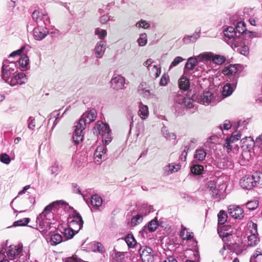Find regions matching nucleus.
Returning <instances> with one entry per match:
<instances>
[{
  "instance_id": "nucleus-5",
  "label": "nucleus",
  "mask_w": 262,
  "mask_h": 262,
  "mask_svg": "<svg viewBox=\"0 0 262 262\" xmlns=\"http://www.w3.org/2000/svg\"><path fill=\"white\" fill-rule=\"evenodd\" d=\"M52 208L53 206L51 204H49L45 208L43 211L37 217L36 222L41 228H42L46 224L48 225L50 223L48 221H50L51 218L53 216L52 213Z\"/></svg>"
},
{
  "instance_id": "nucleus-58",
  "label": "nucleus",
  "mask_w": 262,
  "mask_h": 262,
  "mask_svg": "<svg viewBox=\"0 0 262 262\" xmlns=\"http://www.w3.org/2000/svg\"><path fill=\"white\" fill-rule=\"evenodd\" d=\"M231 127L230 121L228 120H226L224 123L220 125L219 127L221 130L223 129L228 130Z\"/></svg>"
},
{
  "instance_id": "nucleus-39",
  "label": "nucleus",
  "mask_w": 262,
  "mask_h": 262,
  "mask_svg": "<svg viewBox=\"0 0 262 262\" xmlns=\"http://www.w3.org/2000/svg\"><path fill=\"white\" fill-rule=\"evenodd\" d=\"M145 83H141L138 88L140 95L145 98H148L150 95L149 90L145 89Z\"/></svg>"
},
{
  "instance_id": "nucleus-30",
  "label": "nucleus",
  "mask_w": 262,
  "mask_h": 262,
  "mask_svg": "<svg viewBox=\"0 0 262 262\" xmlns=\"http://www.w3.org/2000/svg\"><path fill=\"white\" fill-rule=\"evenodd\" d=\"M206 156V152L204 148H199L195 150L194 155V159L196 161H202Z\"/></svg>"
},
{
  "instance_id": "nucleus-1",
  "label": "nucleus",
  "mask_w": 262,
  "mask_h": 262,
  "mask_svg": "<svg viewBox=\"0 0 262 262\" xmlns=\"http://www.w3.org/2000/svg\"><path fill=\"white\" fill-rule=\"evenodd\" d=\"M223 32L225 36L226 42L232 48H236L241 45L243 38L237 36V32H236L234 27L231 26L228 27L224 29Z\"/></svg>"
},
{
  "instance_id": "nucleus-55",
  "label": "nucleus",
  "mask_w": 262,
  "mask_h": 262,
  "mask_svg": "<svg viewBox=\"0 0 262 262\" xmlns=\"http://www.w3.org/2000/svg\"><path fill=\"white\" fill-rule=\"evenodd\" d=\"M0 161L1 162L5 164H8L10 163L11 159L8 155L5 153H3L0 155Z\"/></svg>"
},
{
  "instance_id": "nucleus-9",
  "label": "nucleus",
  "mask_w": 262,
  "mask_h": 262,
  "mask_svg": "<svg viewBox=\"0 0 262 262\" xmlns=\"http://www.w3.org/2000/svg\"><path fill=\"white\" fill-rule=\"evenodd\" d=\"M85 127L86 126L84 125V122L83 124H81V123L78 121L75 123L74 127V129L73 134V140L76 144H78L80 142L82 141V131L85 129Z\"/></svg>"
},
{
  "instance_id": "nucleus-53",
  "label": "nucleus",
  "mask_w": 262,
  "mask_h": 262,
  "mask_svg": "<svg viewBox=\"0 0 262 262\" xmlns=\"http://www.w3.org/2000/svg\"><path fill=\"white\" fill-rule=\"evenodd\" d=\"M60 169L59 164L57 162H55L53 165L50 167L49 170L51 174H56Z\"/></svg>"
},
{
  "instance_id": "nucleus-41",
  "label": "nucleus",
  "mask_w": 262,
  "mask_h": 262,
  "mask_svg": "<svg viewBox=\"0 0 262 262\" xmlns=\"http://www.w3.org/2000/svg\"><path fill=\"white\" fill-rule=\"evenodd\" d=\"M250 261L262 262V251L260 249H257L253 256L251 258Z\"/></svg>"
},
{
  "instance_id": "nucleus-24",
  "label": "nucleus",
  "mask_w": 262,
  "mask_h": 262,
  "mask_svg": "<svg viewBox=\"0 0 262 262\" xmlns=\"http://www.w3.org/2000/svg\"><path fill=\"white\" fill-rule=\"evenodd\" d=\"M236 79L235 82H233L232 83H227L225 85L223 88V95L225 97H228L231 95L236 86Z\"/></svg>"
},
{
  "instance_id": "nucleus-44",
  "label": "nucleus",
  "mask_w": 262,
  "mask_h": 262,
  "mask_svg": "<svg viewBox=\"0 0 262 262\" xmlns=\"http://www.w3.org/2000/svg\"><path fill=\"white\" fill-rule=\"evenodd\" d=\"M204 170L203 166L199 164L194 165L191 167V171L193 174L199 175L202 173Z\"/></svg>"
},
{
  "instance_id": "nucleus-11",
  "label": "nucleus",
  "mask_w": 262,
  "mask_h": 262,
  "mask_svg": "<svg viewBox=\"0 0 262 262\" xmlns=\"http://www.w3.org/2000/svg\"><path fill=\"white\" fill-rule=\"evenodd\" d=\"M33 19L36 23L43 21L45 25L46 26L50 23L49 17L46 12L42 10H35L32 15Z\"/></svg>"
},
{
  "instance_id": "nucleus-21",
  "label": "nucleus",
  "mask_w": 262,
  "mask_h": 262,
  "mask_svg": "<svg viewBox=\"0 0 262 262\" xmlns=\"http://www.w3.org/2000/svg\"><path fill=\"white\" fill-rule=\"evenodd\" d=\"M106 152V148L104 145H100L97 147L94 153V158L97 163L99 164L102 159H105Z\"/></svg>"
},
{
  "instance_id": "nucleus-8",
  "label": "nucleus",
  "mask_w": 262,
  "mask_h": 262,
  "mask_svg": "<svg viewBox=\"0 0 262 262\" xmlns=\"http://www.w3.org/2000/svg\"><path fill=\"white\" fill-rule=\"evenodd\" d=\"M140 257L143 262H154L155 255L152 249L148 246L141 247L139 250Z\"/></svg>"
},
{
  "instance_id": "nucleus-63",
  "label": "nucleus",
  "mask_w": 262,
  "mask_h": 262,
  "mask_svg": "<svg viewBox=\"0 0 262 262\" xmlns=\"http://www.w3.org/2000/svg\"><path fill=\"white\" fill-rule=\"evenodd\" d=\"M64 262H82V261L80 259L77 258V257H70L67 258L64 260Z\"/></svg>"
},
{
  "instance_id": "nucleus-32",
  "label": "nucleus",
  "mask_w": 262,
  "mask_h": 262,
  "mask_svg": "<svg viewBox=\"0 0 262 262\" xmlns=\"http://www.w3.org/2000/svg\"><path fill=\"white\" fill-rule=\"evenodd\" d=\"M90 202L92 206L98 208L101 206L102 203V199L98 195L94 194L91 196Z\"/></svg>"
},
{
  "instance_id": "nucleus-43",
  "label": "nucleus",
  "mask_w": 262,
  "mask_h": 262,
  "mask_svg": "<svg viewBox=\"0 0 262 262\" xmlns=\"http://www.w3.org/2000/svg\"><path fill=\"white\" fill-rule=\"evenodd\" d=\"M95 34L98 36L100 40H103L107 35V32L105 30L100 29L98 28L95 29Z\"/></svg>"
},
{
  "instance_id": "nucleus-23",
  "label": "nucleus",
  "mask_w": 262,
  "mask_h": 262,
  "mask_svg": "<svg viewBox=\"0 0 262 262\" xmlns=\"http://www.w3.org/2000/svg\"><path fill=\"white\" fill-rule=\"evenodd\" d=\"M139 212V214L133 216L131 220L130 224L133 226H135L140 224L143 221V216H146L149 213V211H147V209L145 210V212L141 210H140Z\"/></svg>"
},
{
  "instance_id": "nucleus-10",
  "label": "nucleus",
  "mask_w": 262,
  "mask_h": 262,
  "mask_svg": "<svg viewBox=\"0 0 262 262\" xmlns=\"http://www.w3.org/2000/svg\"><path fill=\"white\" fill-rule=\"evenodd\" d=\"M241 133L239 131L236 130L232 133L231 136L229 138H227L225 140L224 147L227 149V152H229L231 150L232 148V144L241 138Z\"/></svg>"
},
{
  "instance_id": "nucleus-50",
  "label": "nucleus",
  "mask_w": 262,
  "mask_h": 262,
  "mask_svg": "<svg viewBox=\"0 0 262 262\" xmlns=\"http://www.w3.org/2000/svg\"><path fill=\"white\" fill-rule=\"evenodd\" d=\"M198 37V34H193L192 35L185 36L183 40L184 43H189L191 41H195Z\"/></svg>"
},
{
  "instance_id": "nucleus-2",
  "label": "nucleus",
  "mask_w": 262,
  "mask_h": 262,
  "mask_svg": "<svg viewBox=\"0 0 262 262\" xmlns=\"http://www.w3.org/2000/svg\"><path fill=\"white\" fill-rule=\"evenodd\" d=\"M260 179V173L256 172L252 176L243 177L240 180L239 184L243 189L250 190L259 183Z\"/></svg>"
},
{
  "instance_id": "nucleus-46",
  "label": "nucleus",
  "mask_w": 262,
  "mask_h": 262,
  "mask_svg": "<svg viewBox=\"0 0 262 262\" xmlns=\"http://www.w3.org/2000/svg\"><path fill=\"white\" fill-rule=\"evenodd\" d=\"M159 224L157 221L152 220L147 225L148 229L150 232H154L158 227Z\"/></svg>"
},
{
  "instance_id": "nucleus-42",
  "label": "nucleus",
  "mask_w": 262,
  "mask_h": 262,
  "mask_svg": "<svg viewBox=\"0 0 262 262\" xmlns=\"http://www.w3.org/2000/svg\"><path fill=\"white\" fill-rule=\"evenodd\" d=\"M125 240L129 248H134L137 244L135 238L132 234H128L125 237Z\"/></svg>"
},
{
  "instance_id": "nucleus-40",
  "label": "nucleus",
  "mask_w": 262,
  "mask_h": 262,
  "mask_svg": "<svg viewBox=\"0 0 262 262\" xmlns=\"http://www.w3.org/2000/svg\"><path fill=\"white\" fill-rule=\"evenodd\" d=\"M246 31V25L244 22L239 21L237 23L236 26V32H237V36L242 37V34Z\"/></svg>"
},
{
  "instance_id": "nucleus-28",
  "label": "nucleus",
  "mask_w": 262,
  "mask_h": 262,
  "mask_svg": "<svg viewBox=\"0 0 262 262\" xmlns=\"http://www.w3.org/2000/svg\"><path fill=\"white\" fill-rule=\"evenodd\" d=\"M213 56V53L211 52H205L200 54L199 55L196 56V57L198 58L199 62H212Z\"/></svg>"
},
{
  "instance_id": "nucleus-47",
  "label": "nucleus",
  "mask_w": 262,
  "mask_h": 262,
  "mask_svg": "<svg viewBox=\"0 0 262 262\" xmlns=\"http://www.w3.org/2000/svg\"><path fill=\"white\" fill-rule=\"evenodd\" d=\"M218 233L220 237H222L223 239L228 237L231 235V234L229 232H226L225 227H218Z\"/></svg>"
},
{
  "instance_id": "nucleus-34",
  "label": "nucleus",
  "mask_w": 262,
  "mask_h": 262,
  "mask_svg": "<svg viewBox=\"0 0 262 262\" xmlns=\"http://www.w3.org/2000/svg\"><path fill=\"white\" fill-rule=\"evenodd\" d=\"M259 238L258 234H250L248 236V245L250 246H255L258 244Z\"/></svg>"
},
{
  "instance_id": "nucleus-51",
  "label": "nucleus",
  "mask_w": 262,
  "mask_h": 262,
  "mask_svg": "<svg viewBox=\"0 0 262 262\" xmlns=\"http://www.w3.org/2000/svg\"><path fill=\"white\" fill-rule=\"evenodd\" d=\"M29 57L27 55H23L18 60L19 66L22 68H25L29 63Z\"/></svg>"
},
{
  "instance_id": "nucleus-59",
  "label": "nucleus",
  "mask_w": 262,
  "mask_h": 262,
  "mask_svg": "<svg viewBox=\"0 0 262 262\" xmlns=\"http://www.w3.org/2000/svg\"><path fill=\"white\" fill-rule=\"evenodd\" d=\"M239 52L241 54L244 56H247L249 53V48L248 46L246 45H243L242 46Z\"/></svg>"
},
{
  "instance_id": "nucleus-54",
  "label": "nucleus",
  "mask_w": 262,
  "mask_h": 262,
  "mask_svg": "<svg viewBox=\"0 0 262 262\" xmlns=\"http://www.w3.org/2000/svg\"><path fill=\"white\" fill-rule=\"evenodd\" d=\"M185 59L181 57V56H177L174 58L173 61L171 62L169 69H171L172 68L174 67L177 66L180 63L183 61Z\"/></svg>"
},
{
  "instance_id": "nucleus-27",
  "label": "nucleus",
  "mask_w": 262,
  "mask_h": 262,
  "mask_svg": "<svg viewBox=\"0 0 262 262\" xmlns=\"http://www.w3.org/2000/svg\"><path fill=\"white\" fill-rule=\"evenodd\" d=\"M238 72L237 67L234 64H230L227 67L224 68L222 71V73L225 75L228 76H234Z\"/></svg>"
},
{
  "instance_id": "nucleus-64",
  "label": "nucleus",
  "mask_w": 262,
  "mask_h": 262,
  "mask_svg": "<svg viewBox=\"0 0 262 262\" xmlns=\"http://www.w3.org/2000/svg\"><path fill=\"white\" fill-rule=\"evenodd\" d=\"M168 81L167 76L166 75H163L160 80V84L161 85L165 86L167 84Z\"/></svg>"
},
{
  "instance_id": "nucleus-6",
  "label": "nucleus",
  "mask_w": 262,
  "mask_h": 262,
  "mask_svg": "<svg viewBox=\"0 0 262 262\" xmlns=\"http://www.w3.org/2000/svg\"><path fill=\"white\" fill-rule=\"evenodd\" d=\"M69 226L76 232L78 231L83 227V222L79 213L74 211L72 216L68 219Z\"/></svg>"
},
{
  "instance_id": "nucleus-33",
  "label": "nucleus",
  "mask_w": 262,
  "mask_h": 262,
  "mask_svg": "<svg viewBox=\"0 0 262 262\" xmlns=\"http://www.w3.org/2000/svg\"><path fill=\"white\" fill-rule=\"evenodd\" d=\"M193 233L189 232L186 227L182 226L180 236L183 240H189L193 237Z\"/></svg>"
},
{
  "instance_id": "nucleus-57",
  "label": "nucleus",
  "mask_w": 262,
  "mask_h": 262,
  "mask_svg": "<svg viewBox=\"0 0 262 262\" xmlns=\"http://www.w3.org/2000/svg\"><path fill=\"white\" fill-rule=\"evenodd\" d=\"M77 233L69 227V228L65 229L64 234L67 238L70 239Z\"/></svg>"
},
{
  "instance_id": "nucleus-13",
  "label": "nucleus",
  "mask_w": 262,
  "mask_h": 262,
  "mask_svg": "<svg viewBox=\"0 0 262 262\" xmlns=\"http://www.w3.org/2000/svg\"><path fill=\"white\" fill-rule=\"evenodd\" d=\"M97 116V113L95 110L92 109L90 111L84 113L78 122L81 123L84 122V125L86 126V124L90 123L94 121Z\"/></svg>"
},
{
  "instance_id": "nucleus-48",
  "label": "nucleus",
  "mask_w": 262,
  "mask_h": 262,
  "mask_svg": "<svg viewBox=\"0 0 262 262\" xmlns=\"http://www.w3.org/2000/svg\"><path fill=\"white\" fill-rule=\"evenodd\" d=\"M135 26L137 28L146 29L150 27V24L145 20H141L136 23Z\"/></svg>"
},
{
  "instance_id": "nucleus-4",
  "label": "nucleus",
  "mask_w": 262,
  "mask_h": 262,
  "mask_svg": "<svg viewBox=\"0 0 262 262\" xmlns=\"http://www.w3.org/2000/svg\"><path fill=\"white\" fill-rule=\"evenodd\" d=\"M96 129L98 134L102 137V142L105 144H108L112 141L111 129L107 124L98 122L96 125Z\"/></svg>"
},
{
  "instance_id": "nucleus-19",
  "label": "nucleus",
  "mask_w": 262,
  "mask_h": 262,
  "mask_svg": "<svg viewBox=\"0 0 262 262\" xmlns=\"http://www.w3.org/2000/svg\"><path fill=\"white\" fill-rule=\"evenodd\" d=\"M22 251V246L11 245L9 247L6 253L7 255L10 259H14Z\"/></svg>"
},
{
  "instance_id": "nucleus-37",
  "label": "nucleus",
  "mask_w": 262,
  "mask_h": 262,
  "mask_svg": "<svg viewBox=\"0 0 262 262\" xmlns=\"http://www.w3.org/2000/svg\"><path fill=\"white\" fill-rule=\"evenodd\" d=\"M219 227H222L227 221V214L224 210H221L217 215Z\"/></svg>"
},
{
  "instance_id": "nucleus-31",
  "label": "nucleus",
  "mask_w": 262,
  "mask_h": 262,
  "mask_svg": "<svg viewBox=\"0 0 262 262\" xmlns=\"http://www.w3.org/2000/svg\"><path fill=\"white\" fill-rule=\"evenodd\" d=\"M180 169L179 165H173V164H169L166 165L164 168V173L166 175H169L173 172L178 171Z\"/></svg>"
},
{
  "instance_id": "nucleus-45",
  "label": "nucleus",
  "mask_w": 262,
  "mask_h": 262,
  "mask_svg": "<svg viewBox=\"0 0 262 262\" xmlns=\"http://www.w3.org/2000/svg\"><path fill=\"white\" fill-rule=\"evenodd\" d=\"M257 224L250 222L248 224V230L249 231L250 234H258L257 232Z\"/></svg>"
},
{
  "instance_id": "nucleus-26",
  "label": "nucleus",
  "mask_w": 262,
  "mask_h": 262,
  "mask_svg": "<svg viewBox=\"0 0 262 262\" xmlns=\"http://www.w3.org/2000/svg\"><path fill=\"white\" fill-rule=\"evenodd\" d=\"M198 62H199V61L196 56L190 57L188 59L185 65L184 69L188 70H192L198 64Z\"/></svg>"
},
{
  "instance_id": "nucleus-49",
  "label": "nucleus",
  "mask_w": 262,
  "mask_h": 262,
  "mask_svg": "<svg viewBox=\"0 0 262 262\" xmlns=\"http://www.w3.org/2000/svg\"><path fill=\"white\" fill-rule=\"evenodd\" d=\"M30 221L29 218H24L13 223L14 227L26 226Z\"/></svg>"
},
{
  "instance_id": "nucleus-14",
  "label": "nucleus",
  "mask_w": 262,
  "mask_h": 262,
  "mask_svg": "<svg viewBox=\"0 0 262 262\" xmlns=\"http://www.w3.org/2000/svg\"><path fill=\"white\" fill-rule=\"evenodd\" d=\"M206 187L209 189L210 194L213 198L221 199V190L216 187V182L214 180H210L206 183Z\"/></svg>"
},
{
  "instance_id": "nucleus-7",
  "label": "nucleus",
  "mask_w": 262,
  "mask_h": 262,
  "mask_svg": "<svg viewBox=\"0 0 262 262\" xmlns=\"http://www.w3.org/2000/svg\"><path fill=\"white\" fill-rule=\"evenodd\" d=\"M193 100L185 94L178 93L174 98V103L178 104L183 107L191 108L193 107Z\"/></svg>"
},
{
  "instance_id": "nucleus-52",
  "label": "nucleus",
  "mask_w": 262,
  "mask_h": 262,
  "mask_svg": "<svg viewBox=\"0 0 262 262\" xmlns=\"http://www.w3.org/2000/svg\"><path fill=\"white\" fill-rule=\"evenodd\" d=\"M147 35L146 33H142L140 34L139 38L138 39V42L140 46H144L147 43Z\"/></svg>"
},
{
  "instance_id": "nucleus-38",
  "label": "nucleus",
  "mask_w": 262,
  "mask_h": 262,
  "mask_svg": "<svg viewBox=\"0 0 262 262\" xmlns=\"http://www.w3.org/2000/svg\"><path fill=\"white\" fill-rule=\"evenodd\" d=\"M161 132L163 136L167 139L174 140L177 137L176 135L173 133L170 132L166 126L162 128Z\"/></svg>"
},
{
  "instance_id": "nucleus-18",
  "label": "nucleus",
  "mask_w": 262,
  "mask_h": 262,
  "mask_svg": "<svg viewBox=\"0 0 262 262\" xmlns=\"http://www.w3.org/2000/svg\"><path fill=\"white\" fill-rule=\"evenodd\" d=\"M106 43L104 40L98 41L94 49L95 56L97 58H101L104 54L106 50Z\"/></svg>"
},
{
  "instance_id": "nucleus-60",
  "label": "nucleus",
  "mask_w": 262,
  "mask_h": 262,
  "mask_svg": "<svg viewBox=\"0 0 262 262\" xmlns=\"http://www.w3.org/2000/svg\"><path fill=\"white\" fill-rule=\"evenodd\" d=\"M59 115L60 114L58 111H55L51 114V117H53L55 118L54 121V127L58 123V119L59 118Z\"/></svg>"
},
{
  "instance_id": "nucleus-61",
  "label": "nucleus",
  "mask_w": 262,
  "mask_h": 262,
  "mask_svg": "<svg viewBox=\"0 0 262 262\" xmlns=\"http://www.w3.org/2000/svg\"><path fill=\"white\" fill-rule=\"evenodd\" d=\"M28 121V128L30 129L33 130L35 127V119L32 117H30Z\"/></svg>"
},
{
  "instance_id": "nucleus-25",
  "label": "nucleus",
  "mask_w": 262,
  "mask_h": 262,
  "mask_svg": "<svg viewBox=\"0 0 262 262\" xmlns=\"http://www.w3.org/2000/svg\"><path fill=\"white\" fill-rule=\"evenodd\" d=\"M188 72L184 71V75L179 80V87L182 90H187L189 88V80L186 76Z\"/></svg>"
},
{
  "instance_id": "nucleus-62",
  "label": "nucleus",
  "mask_w": 262,
  "mask_h": 262,
  "mask_svg": "<svg viewBox=\"0 0 262 262\" xmlns=\"http://www.w3.org/2000/svg\"><path fill=\"white\" fill-rule=\"evenodd\" d=\"M25 49V47H22L21 49H18L16 51H15L13 52H12L10 55H9V57H15L16 56H18L19 55L23 52V51L24 50V49Z\"/></svg>"
},
{
  "instance_id": "nucleus-12",
  "label": "nucleus",
  "mask_w": 262,
  "mask_h": 262,
  "mask_svg": "<svg viewBox=\"0 0 262 262\" xmlns=\"http://www.w3.org/2000/svg\"><path fill=\"white\" fill-rule=\"evenodd\" d=\"M228 213L235 219L242 220L244 216L243 209L236 205L229 206Z\"/></svg>"
},
{
  "instance_id": "nucleus-35",
  "label": "nucleus",
  "mask_w": 262,
  "mask_h": 262,
  "mask_svg": "<svg viewBox=\"0 0 262 262\" xmlns=\"http://www.w3.org/2000/svg\"><path fill=\"white\" fill-rule=\"evenodd\" d=\"M243 147H246L247 149H251L254 146L255 142L251 137H246L242 139Z\"/></svg>"
},
{
  "instance_id": "nucleus-16",
  "label": "nucleus",
  "mask_w": 262,
  "mask_h": 262,
  "mask_svg": "<svg viewBox=\"0 0 262 262\" xmlns=\"http://www.w3.org/2000/svg\"><path fill=\"white\" fill-rule=\"evenodd\" d=\"M49 31L46 27L38 26L35 27L33 30V36L34 38L37 40H41L45 38Z\"/></svg>"
},
{
  "instance_id": "nucleus-22",
  "label": "nucleus",
  "mask_w": 262,
  "mask_h": 262,
  "mask_svg": "<svg viewBox=\"0 0 262 262\" xmlns=\"http://www.w3.org/2000/svg\"><path fill=\"white\" fill-rule=\"evenodd\" d=\"M138 115L142 120H146L149 116V110L147 105L140 102L138 105Z\"/></svg>"
},
{
  "instance_id": "nucleus-56",
  "label": "nucleus",
  "mask_w": 262,
  "mask_h": 262,
  "mask_svg": "<svg viewBox=\"0 0 262 262\" xmlns=\"http://www.w3.org/2000/svg\"><path fill=\"white\" fill-rule=\"evenodd\" d=\"M247 208L249 210H254L256 209L258 205V203L257 201H251L247 202L246 204Z\"/></svg>"
},
{
  "instance_id": "nucleus-36",
  "label": "nucleus",
  "mask_w": 262,
  "mask_h": 262,
  "mask_svg": "<svg viewBox=\"0 0 262 262\" xmlns=\"http://www.w3.org/2000/svg\"><path fill=\"white\" fill-rule=\"evenodd\" d=\"M226 60V58L225 56L219 55L215 54L213 53V56L212 57V62L216 65H221L223 64Z\"/></svg>"
},
{
  "instance_id": "nucleus-29",
  "label": "nucleus",
  "mask_w": 262,
  "mask_h": 262,
  "mask_svg": "<svg viewBox=\"0 0 262 262\" xmlns=\"http://www.w3.org/2000/svg\"><path fill=\"white\" fill-rule=\"evenodd\" d=\"M50 239V243L52 245H57L62 242L63 239L62 236L58 233H54L50 236H47V239Z\"/></svg>"
},
{
  "instance_id": "nucleus-15",
  "label": "nucleus",
  "mask_w": 262,
  "mask_h": 262,
  "mask_svg": "<svg viewBox=\"0 0 262 262\" xmlns=\"http://www.w3.org/2000/svg\"><path fill=\"white\" fill-rule=\"evenodd\" d=\"M113 89L119 90L122 89L125 84V79L119 75H114L111 81Z\"/></svg>"
},
{
  "instance_id": "nucleus-20",
  "label": "nucleus",
  "mask_w": 262,
  "mask_h": 262,
  "mask_svg": "<svg viewBox=\"0 0 262 262\" xmlns=\"http://www.w3.org/2000/svg\"><path fill=\"white\" fill-rule=\"evenodd\" d=\"M214 97L213 94L210 91H206L201 94L199 100L200 103L205 105H208L214 102Z\"/></svg>"
},
{
  "instance_id": "nucleus-3",
  "label": "nucleus",
  "mask_w": 262,
  "mask_h": 262,
  "mask_svg": "<svg viewBox=\"0 0 262 262\" xmlns=\"http://www.w3.org/2000/svg\"><path fill=\"white\" fill-rule=\"evenodd\" d=\"M17 66L14 61H10L8 60H5L3 62L2 76V78L7 82H9V80L12 75L16 72Z\"/></svg>"
},
{
  "instance_id": "nucleus-17",
  "label": "nucleus",
  "mask_w": 262,
  "mask_h": 262,
  "mask_svg": "<svg viewBox=\"0 0 262 262\" xmlns=\"http://www.w3.org/2000/svg\"><path fill=\"white\" fill-rule=\"evenodd\" d=\"M27 78L25 73L20 72L13 76L10 80H9L8 83L11 86H15L17 84H23L27 82Z\"/></svg>"
}]
</instances>
